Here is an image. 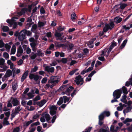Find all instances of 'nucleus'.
Returning <instances> with one entry per match:
<instances>
[{"label": "nucleus", "instance_id": "obj_60", "mask_svg": "<svg viewBox=\"0 0 132 132\" xmlns=\"http://www.w3.org/2000/svg\"><path fill=\"white\" fill-rule=\"evenodd\" d=\"M56 116L55 115L52 118V120L51 122L52 123H53L55 121V120L56 119Z\"/></svg>", "mask_w": 132, "mask_h": 132}, {"label": "nucleus", "instance_id": "obj_17", "mask_svg": "<svg viewBox=\"0 0 132 132\" xmlns=\"http://www.w3.org/2000/svg\"><path fill=\"white\" fill-rule=\"evenodd\" d=\"M45 70L49 72L52 73L54 72V70L53 67H50L49 66H46L45 68Z\"/></svg>", "mask_w": 132, "mask_h": 132}, {"label": "nucleus", "instance_id": "obj_24", "mask_svg": "<svg viewBox=\"0 0 132 132\" xmlns=\"http://www.w3.org/2000/svg\"><path fill=\"white\" fill-rule=\"evenodd\" d=\"M122 20V19L119 17H116L114 18V21L117 23L120 22Z\"/></svg>", "mask_w": 132, "mask_h": 132}, {"label": "nucleus", "instance_id": "obj_40", "mask_svg": "<svg viewBox=\"0 0 132 132\" xmlns=\"http://www.w3.org/2000/svg\"><path fill=\"white\" fill-rule=\"evenodd\" d=\"M8 119L7 118H4L3 121V123L4 124L8 125L9 124V123L8 121L7 120Z\"/></svg>", "mask_w": 132, "mask_h": 132}, {"label": "nucleus", "instance_id": "obj_37", "mask_svg": "<svg viewBox=\"0 0 132 132\" xmlns=\"http://www.w3.org/2000/svg\"><path fill=\"white\" fill-rule=\"evenodd\" d=\"M122 90L123 93L125 94H127L128 93V91L127 90V88L124 86L122 87Z\"/></svg>", "mask_w": 132, "mask_h": 132}, {"label": "nucleus", "instance_id": "obj_26", "mask_svg": "<svg viewBox=\"0 0 132 132\" xmlns=\"http://www.w3.org/2000/svg\"><path fill=\"white\" fill-rule=\"evenodd\" d=\"M28 10V9L27 8H23L22 9L20 12H18V14L20 15H21L24 14Z\"/></svg>", "mask_w": 132, "mask_h": 132}, {"label": "nucleus", "instance_id": "obj_39", "mask_svg": "<svg viewBox=\"0 0 132 132\" xmlns=\"http://www.w3.org/2000/svg\"><path fill=\"white\" fill-rule=\"evenodd\" d=\"M27 95L28 97H29V98H27V99H30L32 98L34 96V95L33 94L31 93V92H29L27 94Z\"/></svg>", "mask_w": 132, "mask_h": 132}, {"label": "nucleus", "instance_id": "obj_47", "mask_svg": "<svg viewBox=\"0 0 132 132\" xmlns=\"http://www.w3.org/2000/svg\"><path fill=\"white\" fill-rule=\"evenodd\" d=\"M45 25V23L44 22H39L38 23V26L39 27H41Z\"/></svg>", "mask_w": 132, "mask_h": 132}, {"label": "nucleus", "instance_id": "obj_58", "mask_svg": "<svg viewBox=\"0 0 132 132\" xmlns=\"http://www.w3.org/2000/svg\"><path fill=\"white\" fill-rule=\"evenodd\" d=\"M26 51L27 54H29L31 52V50L29 47H28L27 48Z\"/></svg>", "mask_w": 132, "mask_h": 132}, {"label": "nucleus", "instance_id": "obj_31", "mask_svg": "<svg viewBox=\"0 0 132 132\" xmlns=\"http://www.w3.org/2000/svg\"><path fill=\"white\" fill-rule=\"evenodd\" d=\"M22 31H23L25 35L26 34L28 36H30L31 34V32L30 31L27 30L25 29L22 30Z\"/></svg>", "mask_w": 132, "mask_h": 132}, {"label": "nucleus", "instance_id": "obj_50", "mask_svg": "<svg viewBox=\"0 0 132 132\" xmlns=\"http://www.w3.org/2000/svg\"><path fill=\"white\" fill-rule=\"evenodd\" d=\"M109 130V128L108 127H107L106 129H103V128L101 129L99 132H106Z\"/></svg>", "mask_w": 132, "mask_h": 132}, {"label": "nucleus", "instance_id": "obj_11", "mask_svg": "<svg viewBox=\"0 0 132 132\" xmlns=\"http://www.w3.org/2000/svg\"><path fill=\"white\" fill-rule=\"evenodd\" d=\"M29 77L30 79L31 80H34L35 81H37L39 78V75L32 73L30 74Z\"/></svg>", "mask_w": 132, "mask_h": 132}, {"label": "nucleus", "instance_id": "obj_28", "mask_svg": "<svg viewBox=\"0 0 132 132\" xmlns=\"http://www.w3.org/2000/svg\"><path fill=\"white\" fill-rule=\"evenodd\" d=\"M16 50V47L15 45H13L11 50V55L14 54H15Z\"/></svg>", "mask_w": 132, "mask_h": 132}, {"label": "nucleus", "instance_id": "obj_44", "mask_svg": "<svg viewBox=\"0 0 132 132\" xmlns=\"http://www.w3.org/2000/svg\"><path fill=\"white\" fill-rule=\"evenodd\" d=\"M9 28V27L6 26H3L2 28V30L3 31L7 32L8 31Z\"/></svg>", "mask_w": 132, "mask_h": 132}, {"label": "nucleus", "instance_id": "obj_5", "mask_svg": "<svg viewBox=\"0 0 132 132\" xmlns=\"http://www.w3.org/2000/svg\"><path fill=\"white\" fill-rule=\"evenodd\" d=\"M18 18L17 17L15 16L11 20L8 19L6 20V22L9 24V26L11 27L12 25H13V28H16L17 25V23L15 22V19H17Z\"/></svg>", "mask_w": 132, "mask_h": 132}, {"label": "nucleus", "instance_id": "obj_13", "mask_svg": "<svg viewBox=\"0 0 132 132\" xmlns=\"http://www.w3.org/2000/svg\"><path fill=\"white\" fill-rule=\"evenodd\" d=\"M25 38V34L22 30L20 33L18 39L19 40L22 41Z\"/></svg>", "mask_w": 132, "mask_h": 132}, {"label": "nucleus", "instance_id": "obj_22", "mask_svg": "<svg viewBox=\"0 0 132 132\" xmlns=\"http://www.w3.org/2000/svg\"><path fill=\"white\" fill-rule=\"evenodd\" d=\"M28 73V70L26 71L22 75L21 79V81L22 82L23 81L24 79L27 78Z\"/></svg>", "mask_w": 132, "mask_h": 132}, {"label": "nucleus", "instance_id": "obj_10", "mask_svg": "<svg viewBox=\"0 0 132 132\" xmlns=\"http://www.w3.org/2000/svg\"><path fill=\"white\" fill-rule=\"evenodd\" d=\"M59 82V80L57 78V77L56 76H52L50 79L48 81V83H54L56 84Z\"/></svg>", "mask_w": 132, "mask_h": 132}, {"label": "nucleus", "instance_id": "obj_41", "mask_svg": "<svg viewBox=\"0 0 132 132\" xmlns=\"http://www.w3.org/2000/svg\"><path fill=\"white\" fill-rule=\"evenodd\" d=\"M3 57L5 58L6 59H8L9 57V55L8 53L6 52H4L3 54Z\"/></svg>", "mask_w": 132, "mask_h": 132}, {"label": "nucleus", "instance_id": "obj_23", "mask_svg": "<svg viewBox=\"0 0 132 132\" xmlns=\"http://www.w3.org/2000/svg\"><path fill=\"white\" fill-rule=\"evenodd\" d=\"M34 121V120H31L29 121H26L23 123V126L24 127H27L30 124L32 123Z\"/></svg>", "mask_w": 132, "mask_h": 132}, {"label": "nucleus", "instance_id": "obj_51", "mask_svg": "<svg viewBox=\"0 0 132 132\" xmlns=\"http://www.w3.org/2000/svg\"><path fill=\"white\" fill-rule=\"evenodd\" d=\"M1 69H0L1 71L4 72L5 71L7 68L6 66H4Z\"/></svg>", "mask_w": 132, "mask_h": 132}, {"label": "nucleus", "instance_id": "obj_35", "mask_svg": "<svg viewBox=\"0 0 132 132\" xmlns=\"http://www.w3.org/2000/svg\"><path fill=\"white\" fill-rule=\"evenodd\" d=\"M23 52V50L21 47V45L18 47V49L17 53L18 54H21Z\"/></svg>", "mask_w": 132, "mask_h": 132}, {"label": "nucleus", "instance_id": "obj_27", "mask_svg": "<svg viewBox=\"0 0 132 132\" xmlns=\"http://www.w3.org/2000/svg\"><path fill=\"white\" fill-rule=\"evenodd\" d=\"M12 72L10 70H7L5 74V76L6 77H9L12 75Z\"/></svg>", "mask_w": 132, "mask_h": 132}, {"label": "nucleus", "instance_id": "obj_36", "mask_svg": "<svg viewBox=\"0 0 132 132\" xmlns=\"http://www.w3.org/2000/svg\"><path fill=\"white\" fill-rule=\"evenodd\" d=\"M127 39H125L123 41L120 47V48L122 49L124 47L127 42Z\"/></svg>", "mask_w": 132, "mask_h": 132}, {"label": "nucleus", "instance_id": "obj_25", "mask_svg": "<svg viewBox=\"0 0 132 132\" xmlns=\"http://www.w3.org/2000/svg\"><path fill=\"white\" fill-rule=\"evenodd\" d=\"M46 102V100H43L40 102L37 103V104L39 106L41 107Z\"/></svg>", "mask_w": 132, "mask_h": 132}, {"label": "nucleus", "instance_id": "obj_8", "mask_svg": "<svg viewBox=\"0 0 132 132\" xmlns=\"http://www.w3.org/2000/svg\"><path fill=\"white\" fill-rule=\"evenodd\" d=\"M110 113L108 111H105L102 113L99 116V118L100 120H103L105 116L109 117L110 116Z\"/></svg>", "mask_w": 132, "mask_h": 132}, {"label": "nucleus", "instance_id": "obj_9", "mask_svg": "<svg viewBox=\"0 0 132 132\" xmlns=\"http://www.w3.org/2000/svg\"><path fill=\"white\" fill-rule=\"evenodd\" d=\"M75 81L76 84L77 85H79L80 84V82H81V83L80 84L81 85L83 84V78H82L79 75L76 78L75 80Z\"/></svg>", "mask_w": 132, "mask_h": 132}, {"label": "nucleus", "instance_id": "obj_4", "mask_svg": "<svg viewBox=\"0 0 132 132\" xmlns=\"http://www.w3.org/2000/svg\"><path fill=\"white\" fill-rule=\"evenodd\" d=\"M42 117L40 119L41 122H44L45 121V119L47 122H49L51 119V117L49 114L47 112H45L43 113L42 115Z\"/></svg>", "mask_w": 132, "mask_h": 132}, {"label": "nucleus", "instance_id": "obj_34", "mask_svg": "<svg viewBox=\"0 0 132 132\" xmlns=\"http://www.w3.org/2000/svg\"><path fill=\"white\" fill-rule=\"evenodd\" d=\"M77 18V16L75 13H72L71 15V19L73 21H74Z\"/></svg>", "mask_w": 132, "mask_h": 132}, {"label": "nucleus", "instance_id": "obj_61", "mask_svg": "<svg viewBox=\"0 0 132 132\" xmlns=\"http://www.w3.org/2000/svg\"><path fill=\"white\" fill-rule=\"evenodd\" d=\"M64 29V27H61V26L57 28L58 30L59 31H63Z\"/></svg>", "mask_w": 132, "mask_h": 132}, {"label": "nucleus", "instance_id": "obj_46", "mask_svg": "<svg viewBox=\"0 0 132 132\" xmlns=\"http://www.w3.org/2000/svg\"><path fill=\"white\" fill-rule=\"evenodd\" d=\"M107 51L106 49H105L101 51V55L104 56L105 54Z\"/></svg>", "mask_w": 132, "mask_h": 132}, {"label": "nucleus", "instance_id": "obj_42", "mask_svg": "<svg viewBox=\"0 0 132 132\" xmlns=\"http://www.w3.org/2000/svg\"><path fill=\"white\" fill-rule=\"evenodd\" d=\"M38 68L37 66H35L34 68L31 69V72L32 73L33 72H35L38 69Z\"/></svg>", "mask_w": 132, "mask_h": 132}, {"label": "nucleus", "instance_id": "obj_30", "mask_svg": "<svg viewBox=\"0 0 132 132\" xmlns=\"http://www.w3.org/2000/svg\"><path fill=\"white\" fill-rule=\"evenodd\" d=\"M29 56L32 60H34L35 59L37 56L36 55L34 52H32L29 55Z\"/></svg>", "mask_w": 132, "mask_h": 132}, {"label": "nucleus", "instance_id": "obj_21", "mask_svg": "<svg viewBox=\"0 0 132 132\" xmlns=\"http://www.w3.org/2000/svg\"><path fill=\"white\" fill-rule=\"evenodd\" d=\"M12 88L13 90H16L18 87L17 81L15 80L12 82Z\"/></svg>", "mask_w": 132, "mask_h": 132}, {"label": "nucleus", "instance_id": "obj_55", "mask_svg": "<svg viewBox=\"0 0 132 132\" xmlns=\"http://www.w3.org/2000/svg\"><path fill=\"white\" fill-rule=\"evenodd\" d=\"M46 36L48 38L51 37H52V34L51 32H49L46 33Z\"/></svg>", "mask_w": 132, "mask_h": 132}, {"label": "nucleus", "instance_id": "obj_45", "mask_svg": "<svg viewBox=\"0 0 132 132\" xmlns=\"http://www.w3.org/2000/svg\"><path fill=\"white\" fill-rule=\"evenodd\" d=\"M5 47L6 49V51L7 52L9 51L11 48V46L7 44H5Z\"/></svg>", "mask_w": 132, "mask_h": 132}, {"label": "nucleus", "instance_id": "obj_38", "mask_svg": "<svg viewBox=\"0 0 132 132\" xmlns=\"http://www.w3.org/2000/svg\"><path fill=\"white\" fill-rule=\"evenodd\" d=\"M127 5L126 3H122L120 4V8L121 9H124Z\"/></svg>", "mask_w": 132, "mask_h": 132}, {"label": "nucleus", "instance_id": "obj_53", "mask_svg": "<svg viewBox=\"0 0 132 132\" xmlns=\"http://www.w3.org/2000/svg\"><path fill=\"white\" fill-rule=\"evenodd\" d=\"M4 114H5L6 117V118H7L8 119L10 116V111H8L7 112L4 113Z\"/></svg>", "mask_w": 132, "mask_h": 132}, {"label": "nucleus", "instance_id": "obj_54", "mask_svg": "<svg viewBox=\"0 0 132 132\" xmlns=\"http://www.w3.org/2000/svg\"><path fill=\"white\" fill-rule=\"evenodd\" d=\"M5 62V60L2 58L0 59V65H3Z\"/></svg>", "mask_w": 132, "mask_h": 132}, {"label": "nucleus", "instance_id": "obj_52", "mask_svg": "<svg viewBox=\"0 0 132 132\" xmlns=\"http://www.w3.org/2000/svg\"><path fill=\"white\" fill-rule=\"evenodd\" d=\"M47 81V79L46 78H44L41 81V82L42 84L46 83Z\"/></svg>", "mask_w": 132, "mask_h": 132}, {"label": "nucleus", "instance_id": "obj_56", "mask_svg": "<svg viewBox=\"0 0 132 132\" xmlns=\"http://www.w3.org/2000/svg\"><path fill=\"white\" fill-rule=\"evenodd\" d=\"M23 61L21 59H20L18 62V64L19 65H20L22 64L23 63Z\"/></svg>", "mask_w": 132, "mask_h": 132}, {"label": "nucleus", "instance_id": "obj_14", "mask_svg": "<svg viewBox=\"0 0 132 132\" xmlns=\"http://www.w3.org/2000/svg\"><path fill=\"white\" fill-rule=\"evenodd\" d=\"M16 106L15 108V110L14 111H13V112L17 114L22 109V108L19 104Z\"/></svg>", "mask_w": 132, "mask_h": 132}, {"label": "nucleus", "instance_id": "obj_3", "mask_svg": "<svg viewBox=\"0 0 132 132\" xmlns=\"http://www.w3.org/2000/svg\"><path fill=\"white\" fill-rule=\"evenodd\" d=\"M122 91L121 89H117L115 90L113 93V95L114 98L111 101V102L113 103L117 101L116 99L119 98L120 96Z\"/></svg>", "mask_w": 132, "mask_h": 132}, {"label": "nucleus", "instance_id": "obj_43", "mask_svg": "<svg viewBox=\"0 0 132 132\" xmlns=\"http://www.w3.org/2000/svg\"><path fill=\"white\" fill-rule=\"evenodd\" d=\"M20 129L19 127H18L14 128L13 130V132H19Z\"/></svg>", "mask_w": 132, "mask_h": 132}, {"label": "nucleus", "instance_id": "obj_32", "mask_svg": "<svg viewBox=\"0 0 132 132\" xmlns=\"http://www.w3.org/2000/svg\"><path fill=\"white\" fill-rule=\"evenodd\" d=\"M127 98V96L126 95H124L122 96V98L121 100V101L122 102H123L124 103H126L127 102L126 100V98Z\"/></svg>", "mask_w": 132, "mask_h": 132}, {"label": "nucleus", "instance_id": "obj_49", "mask_svg": "<svg viewBox=\"0 0 132 132\" xmlns=\"http://www.w3.org/2000/svg\"><path fill=\"white\" fill-rule=\"evenodd\" d=\"M78 70V69H77L74 70H72V71H70L69 72V75H71V76L73 75L75 72H76Z\"/></svg>", "mask_w": 132, "mask_h": 132}, {"label": "nucleus", "instance_id": "obj_59", "mask_svg": "<svg viewBox=\"0 0 132 132\" xmlns=\"http://www.w3.org/2000/svg\"><path fill=\"white\" fill-rule=\"evenodd\" d=\"M61 61L62 62L64 63H66L67 62V59L65 58H63Z\"/></svg>", "mask_w": 132, "mask_h": 132}, {"label": "nucleus", "instance_id": "obj_18", "mask_svg": "<svg viewBox=\"0 0 132 132\" xmlns=\"http://www.w3.org/2000/svg\"><path fill=\"white\" fill-rule=\"evenodd\" d=\"M115 127L116 128L114 129V126L113 125H111L110 127V130L112 132H117L119 129H120L119 127L117 126H116Z\"/></svg>", "mask_w": 132, "mask_h": 132}, {"label": "nucleus", "instance_id": "obj_19", "mask_svg": "<svg viewBox=\"0 0 132 132\" xmlns=\"http://www.w3.org/2000/svg\"><path fill=\"white\" fill-rule=\"evenodd\" d=\"M132 109V106L131 105L128 106L126 109L123 110V113L124 115H126V113L130 112Z\"/></svg>", "mask_w": 132, "mask_h": 132}, {"label": "nucleus", "instance_id": "obj_29", "mask_svg": "<svg viewBox=\"0 0 132 132\" xmlns=\"http://www.w3.org/2000/svg\"><path fill=\"white\" fill-rule=\"evenodd\" d=\"M37 55L39 56H43L44 55V53L40 49L38 50L37 52Z\"/></svg>", "mask_w": 132, "mask_h": 132}, {"label": "nucleus", "instance_id": "obj_57", "mask_svg": "<svg viewBox=\"0 0 132 132\" xmlns=\"http://www.w3.org/2000/svg\"><path fill=\"white\" fill-rule=\"evenodd\" d=\"M96 40V38H93L92 40L88 42V44H93V42L95 41Z\"/></svg>", "mask_w": 132, "mask_h": 132}, {"label": "nucleus", "instance_id": "obj_20", "mask_svg": "<svg viewBox=\"0 0 132 132\" xmlns=\"http://www.w3.org/2000/svg\"><path fill=\"white\" fill-rule=\"evenodd\" d=\"M96 73V71H93L91 73H90L88 76V78H87L86 79V81H89L91 80V77Z\"/></svg>", "mask_w": 132, "mask_h": 132}, {"label": "nucleus", "instance_id": "obj_15", "mask_svg": "<svg viewBox=\"0 0 132 132\" xmlns=\"http://www.w3.org/2000/svg\"><path fill=\"white\" fill-rule=\"evenodd\" d=\"M11 102L13 106H16L20 104V102L17 98H13Z\"/></svg>", "mask_w": 132, "mask_h": 132}, {"label": "nucleus", "instance_id": "obj_62", "mask_svg": "<svg viewBox=\"0 0 132 132\" xmlns=\"http://www.w3.org/2000/svg\"><path fill=\"white\" fill-rule=\"evenodd\" d=\"M30 45L32 48H34L36 46V44L35 42L30 43Z\"/></svg>", "mask_w": 132, "mask_h": 132}, {"label": "nucleus", "instance_id": "obj_6", "mask_svg": "<svg viewBox=\"0 0 132 132\" xmlns=\"http://www.w3.org/2000/svg\"><path fill=\"white\" fill-rule=\"evenodd\" d=\"M69 100V98H68L67 96H64L63 97L60 98L59 100L57 102V104L59 105H61L64 102V103L68 102Z\"/></svg>", "mask_w": 132, "mask_h": 132}, {"label": "nucleus", "instance_id": "obj_1", "mask_svg": "<svg viewBox=\"0 0 132 132\" xmlns=\"http://www.w3.org/2000/svg\"><path fill=\"white\" fill-rule=\"evenodd\" d=\"M73 89V87L71 86L64 85L61 87L59 89V91L63 90L65 89H66L65 92H62V94L63 95L65 94L68 95H70L71 92Z\"/></svg>", "mask_w": 132, "mask_h": 132}, {"label": "nucleus", "instance_id": "obj_33", "mask_svg": "<svg viewBox=\"0 0 132 132\" xmlns=\"http://www.w3.org/2000/svg\"><path fill=\"white\" fill-rule=\"evenodd\" d=\"M132 122V119L127 118L124 120H123V122L124 124L127 123Z\"/></svg>", "mask_w": 132, "mask_h": 132}, {"label": "nucleus", "instance_id": "obj_12", "mask_svg": "<svg viewBox=\"0 0 132 132\" xmlns=\"http://www.w3.org/2000/svg\"><path fill=\"white\" fill-rule=\"evenodd\" d=\"M63 34L62 33H59L57 32V31H55L54 35L56 38L57 40H63V38L61 37V36Z\"/></svg>", "mask_w": 132, "mask_h": 132}, {"label": "nucleus", "instance_id": "obj_16", "mask_svg": "<svg viewBox=\"0 0 132 132\" xmlns=\"http://www.w3.org/2000/svg\"><path fill=\"white\" fill-rule=\"evenodd\" d=\"M116 45L117 43H116L114 42H112L110 46V48L108 49H107V50H108L107 52L109 54L113 47L116 46Z\"/></svg>", "mask_w": 132, "mask_h": 132}, {"label": "nucleus", "instance_id": "obj_64", "mask_svg": "<svg viewBox=\"0 0 132 132\" xmlns=\"http://www.w3.org/2000/svg\"><path fill=\"white\" fill-rule=\"evenodd\" d=\"M40 12L41 13L44 14L45 13V10L43 7H42L40 10Z\"/></svg>", "mask_w": 132, "mask_h": 132}, {"label": "nucleus", "instance_id": "obj_48", "mask_svg": "<svg viewBox=\"0 0 132 132\" xmlns=\"http://www.w3.org/2000/svg\"><path fill=\"white\" fill-rule=\"evenodd\" d=\"M40 99V97L39 95L35 97L33 99V100L35 102Z\"/></svg>", "mask_w": 132, "mask_h": 132}, {"label": "nucleus", "instance_id": "obj_7", "mask_svg": "<svg viewBox=\"0 0 132 132\" xmlns=\"http://www.w3.org/2000/svg\"><path fill=\"white\" fill-rule=\"evenodd\" d=\"M49 108L50 110V113L51 115L53 116L56 114L57 107L55 105H50Z\"/></svg>", "mask_w": 132, "mask_h": 132}, {"label": "nucleus", "instance_id": "obj_2", "mask_svg": "<svg viewBox=\"0 0 132 132\" xmlns=\"http://www.w3.org/2000/svg\"><path fill=\"white\" fill-rule=\"evenodd\" d=\"M114 26L113 21V20H110V22L109 24H106L103 29V31L100 32L99 35L100 36L103 35L104 32H106L109 29H111L113 28Z\"/></svg>", "mask_w": 132, "mask_h": 132}, {"label": "nucleus", "instance_id": "obj_63", "mask_svg": "<svg viewBox=\"0 0 132 132\" xmlns=\"http://www.w3.org/2000/svg\"><path fill=\"white\" fill-rule=\"evenodd\" d=\"M4 44L2 40H0V48H2L4 46Z\"/></svg>", "mask_w": 132, "mask_h": 132}]
</instances>
